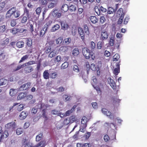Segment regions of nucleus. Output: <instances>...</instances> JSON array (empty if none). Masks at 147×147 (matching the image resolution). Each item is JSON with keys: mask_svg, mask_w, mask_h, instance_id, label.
<instances>
[{"mask_svg": "<svg viewBox=\"0 0 147 147\" xmlns=\"http://www.w3.org/2000/svg\"><path fill=\"white\" fill-rule=\"evenodd\" d=\"M22 146L24 147H45L47 144L45 140H42L36 145L33 146L27 142L26 138L23 139L22 141Z\"/></svg>", "mask_w": 147, "mask_h": 147, "instance_id": "1", "label": "nucleus"}, {"mask_svg": "<svg viewBox=\"0 0 147 147\" xmlns=\"http://www.w3.org/2000/svg\"><path fill=\"white\" fill-rule=\"evenodd\" d=\"M20 15V12L18 10H16L15 7H13L9 9L7 12L6 17V18H10L12 16L15 18L18 17Z\"/></svg>", "mask_w": 147, "mask_h": 147, "instance_id": "2", "label": "nucleus"}, {"mask_svg": "<svg viewBox=\"0 0 147 147\" xmlns=\"http://www.w3.org/2000/svg\"><path fill=\"white\" fill-rule=\"evenodd\" d=\"M92 53V51H90L89 49L86 47L82 49V53L85 58L88 59L90 57V54Z\"/></svg>", "mask_w": 147, "mask_h": 147, "instance_id": "3", "label": "nucleus"}, {"mask_svg": "<svg viewBox=\"0 0 147 147\" xmlns=\"http://www.w3.org/2000/svg\"><path fill=\"white\" fill-rule=\"evenodd\" d=\"M2 127H0V142H2L3 140L9 136V133L7 131H5L3 133Z\"/></svg>", "mask_w": 147, "mask_h": 147, "instance_id": "4", "label": "nucleus"}, {"mask_svg": "<svg viewBox=\"0 0 147 147\" xmlns=\"http://www.w3.org/2000/svg\"><path fill=\"white\" fill-rule=\"evenodd\" d=\"M52 22L49 20L47 22L45 25V27L43 28L40 31L39 34V36L40 37H42L45 34L46 31H47L48 26H49L52 23Z\"/></svg>", "mask_w": 147, "mask_h": 147, "instance_id": "5", "label": "nucleus"}, {"mask_svg": "<svg viewBox=\"0 0 147 147\" xmlns=\"http://www.w3.org/2000/svg\"><path fill=\"white\" fill-rule=\"evenodd\" d=\"M16 127V124L14 122H11L6 124L5 128L6 129L10 131H13Z\"/></svg>", "mask_w": 147, "mask_h": 147, "instance_id": "6", "label": "nucleus"}, {"mask_svg": "<svg viewBox=\"0 0 147 147\" xmlns=\"http://www.w3.org/2000/svg\"><path fill=\"white\" fill-rule=\"evenodd\" d=\"M78 30L80 36L83 40H85V36L89 35V34L86 33L81 28H79Z\"/></svg>", "mask_w": 147, "mask_h": 147, "instance_id": "7", "label": "nucleus"}, {"mask_svg": "<svg viewBox=\"0 0 147 147\" xmlns=\"http://www.w3.org/2000/svg\"><path fill=\"white\" fill-rule=\"evenodd\" d=\"M108 36V34L107 32L105 30L102 31L100 36V40L102 41L107 40Z\"/></svg>", "mask_w": 147, "mask_h": 147, "instance_id": "8", "label": "nucleus"}, {"mask_svg": "<svg viewBox=\"0 0 147 147\" xmlns=\"http://www.w3.org/2000/svg\"><path fill=\"white\" fill-rule=\"evenodd\" d=\"M102 112L107 116H109V118L111 119H113L114 116L107 109L105 108H102L101 109Z\"/></svg>", "mask_w": 147, "mask_h": 147, "instance_id": "9", "label": "nucleus"}, {"mask_svg": "<svg viewBox=\"0 0 147 147\" xmlns=\"http://www.w3.org/2000/svg\"><path fill=\"white\" fill-rule=\"evenodd\" d=\"M31 84L30 82H27L25 83L20 87L19 89L20 90H28L30 88Z\"/></svg>", "mask_w": 147, "mask_h": 147, "instance_id": "10", "label": "nucleus"}, {"mask_svg": "<svg viewBox=\"0 0 147 147\" xmlns=\"http://www.w3.org/2000/svg\"><path fill=\"white\" fill-rule=\"evenodd\" d=\"M107 81L108 83L113 89L114 90L116 89V84L113 79L109 77L107 79Z\"/></svg>", "mask_w": 147, "mask_h": 147, "instance_id": "11", "label": "nucleus"}, {"mask_svg": "<svg viewBox=\"0 0 147 147\" xmlns=\"http://www.w3.org/2000/svg\"><path fill=\"white\" fill-rule=\"evenodd\" d=\"M28 113L26 111H23L19 115L20 119L21 120H23L26 118L28 115Z\"/></svg>", "mask_w": 147, "mask_h": 147, "instance_id": "12", "label": "nucleus"}, {"mask_svg": "<svg viewBox=\"0 0 147 147\" xmlns=\"http://www.w3.org/2000/svg\"><path fill=\"white\" fill-rule=\"evenodd\" d=\"M33 70V68L32 66H28L25 67L24 69V71L26 74L30 73Z\"/></svg>", "mask_w": 147, "mask_h": 147, "instance_id": "13", "label": "nucleus"}, {"mask_svg": "<svg viewBox=\"0 0 147 147\" xmlns=\"http://www.w3.org/2000/svg\"><path fill=\"white\" fill-rule=\"evenodd\" d=\"M90 21L93 24H95L98 21V19L94 16H91L89 18Z\"/></svg>", "mask_w": 147, "mask_h": 147, "instance_id": "14", "label": "nucleus"}, {"mask_svg": "<svg viewBox=\"0 0 147 147\" xmlns=\"http://www.w3.org/2000/svg\"><path fill=\"white\" fill-rule=\"evenodd\" d=\"M69 9L68 5L65 4L63 5L61 7V11L63 13H65L67 12Z\"/></svg>", "mask_w": 147, "mask_h": 147, "instance_id": "15", "label": "nucleus"}, {"mask_svg": "<svg viewBox=\"0 0 147 147\" xmlns=\"http://www.w3.org/2000/svg\"><path fill=\"white\" fill-rule=\"evenodd\" d=\"M117 16L119 17L120 16H124L125 15V13L123 12V9L122 8H119L117 11Z\"/></svg>", "mask_w": 147, "mask_h": 147, "instance_id": "16", "label": "nucleus"}, {"mask_svg": "<svg viewBox=\"0 0 147 147\" xmlns=\"http://www.w3.org/2000/svg\"><path fill=\"white\" fill-rule=\"evenodd\" d=\"M58 76V73L57 71H52L50 74V77L52 79L56 78Z\"/></svg>", "mask_w": 147, "mask_h": 147, "instance_id": "17", "label": "nucleus"}, {"mask_svg": "<svg viewBox=\"0 0 147 147\" xmlns=\"http://www.w3.org/2000/svg\"><path fill=\"white\" fill-rule=\"evenodd\" d=\"M61 59V57L60 55H58L54 59H53L51 60V61H54L53 63V64H55V63L57 62H59L60 61Z\"/></svg>", "mask_w": 147, "mask_h": 147, "instance_id": "18", "label": "nucleus"}, {"mask_svg": "<svg viewBox=\"0 0 147 147\" xmlns=\"http://www.w3.org/2000/svg\"><path fill=\"white\" fill-rule=\"evenodd\" d=\"M117 68L114 69L113 73L115 75H117L120 72L119 64L117 63L116 65Z\"/></svg>", "mask_w": 147, "mask_h": 147, "instance_id": "19", "label": "nucleus"}, {"mask_svg": "<svg viewBox=\"0 0 147 147\" xmlns=\"http://www.w3.org/2000/svg\"><path fill=\"white\" fill-rule=\"evenodd\" d=\"M26 44L28 47H31L32 45V41L30 38H25Z\"/></svg>", "mask_w": 147, "mask_h": 147, "instance_id": "20", "label": "nucleus"}, {"mask_svg": "<svg viewBox=\"0 0 147 147\" xmlns=\"http://www.w3.org/2000/svg\"><path fill=\"white\" fill-rule=\"evenodd\" d=\"M26 93L21 92L18 95L17 99L18 100L25 98Z\"/></svg>", "mask_w": 147, "mask_h": 147, "instance_id": "21", "label": "nucleus"}, {"mask_svg": "<svg viewBox=\"0 0 147 147\" xmlns=\"http://www.w3.org/2000/svg\"><path fill=\"white\" fill-rule=\"evenodd\" d=\"M24 13L22 16L25 15L26 17H27L29 18L31 17L29 13V11L28 9L26 8L25 7L24 9Z\"/></svg>", "mask_w": 147, "mask_h": 147, "instance_id": "22", "label": "nucleus"}, {"mask_svg": "<svg viewBox=\"0 0 147 147\" xmlns=\"http://www.w3.org/2000/svg\"><path fill=\"white\" fill-rule=\"evenodd\" d=\"M50 74L48 72V70H45L43 73V77L46 80L48 79L49 78Z\"/></svg>", "mask_w": 147, "mask_h": 147, "instance_id": "23", "label": "nucleus"}, {"mask_svg": "<svg viewBox=\"0 0 147 147\" xmlns=\"http://www.w3.org/2000/svg\"><path fill=\"white\" fill-rule=\"evenodd\" d=\"M49 106L47 105H45V109H44L42 110V115L45 118L46 120L48 119V118L47 117V115L46 114V112L47 110L46 108Z\"/></svg>", "mask_w": 147, "mask_h": 147, "instance_id": "24", "label": "nucleus"}, {"mask_svg": "<svg viewBox=\"0 0 147 147\" xmlns=\"http://www.w3.org/2000/svg\"><path fill=\"white\" fill-rule=\"evenodd\" d=\"M76 107L77 106L76 105H74L71 110L67 111L65 113L66 115H69L71 113H72L74 111L75 109L76 108Z\"/></svg>", "mask_w": 147, "mask_h": 147, "instance_id": "25", "label": "nucleus"}, {"mask_svg": "<svg viewBox=\"0 0 147 147\" xmlns=\"http://www.w3.org/2000/svg\"><path fill=\"white\" fill-rule=\"evenodd\" d=\"M8 83V80L4 78L0 79V86L6 85Z\"/></svg>", "mask_w": 147, "mask_h": 147, "instance_id": "26", "label": "nucleus"}, {"mask_svg": "<svg viewBox=\"0 0 147 147\" xmlns=\"http://www.w3.org/2000/svg\"><path fill=\"white\" fill-rule=\"evenodd\" d=\"M24 43L23 41H19L16 43V46L18 48H22L24 47Z\"/></svg>", "mask_w": 147, "mask_h": 147, "instance_id": "27", "label": "nucleus"}, {"mask_svg": "<svg viewBox=\"0 0 147 147\" xmlns=\"http://www.w3.org/2000/svg\"><path fill=\"white\" fill-rule=\"evenodd\" d=\"M41 65L42 64L41 63V61H39L38 63H37V66L35 68V70L37 71V72H39L41 71L40 68L41 66Z\"/></svg>", "mask_w": 147, "mask_h": 147, "instance_id": "28", "label": "nucleus"}, {"mask_svg": "<svg viewBox=\"0 0 147 147\" xmlns=\"http://www.w3.org/2000/svg\"><path fill=\"white\" fill-rule=\"evenodd\" d=\"M26 66V65L24 63L22 65H18L16 68L13 69V71H16L20 70L22 68H23L24 67Z\"/></svg>", "mask_w": 147, "mask_h": 147, "instance_id": "29", "label": "nucleus"}, {"mask_svg": "<svg viewBox=\"0 0 147 147\" xmlns=\"http://www.w3.org/2000/svg\"><path fill=\"white\" fill-rule=\"evenodd\" d=\"M88 121L87 118L83 116L81 119V123L82 125H87V122Z\"/></svg>", "mask_w": 147, "mask_h": 147, "instance_id": "30", "label": "nucleus"}, {"mask_svg": "<svg viewBox=\"0 0 147 147\" xmlns=\"http://www.w3.org/2000/svg\"><path fill=\"white\" fill-rule=\"evenodd\" d=\"M79 54V51L78 48H74L72 54L74 56H77Z\"/></svg>", "mask_w": 147, "mask_h": 147, "instance_id": "31", "label": "nucleus"}, {"mask_svg": "<svg viewBox=\"0 0 147 147\" xmlns=\"http://www.w3.org/2000/svg\"><path fill=\"white\" fill-rule=\"evenodd\" d=\"M60 28V26L59 24H56L51 29V32H54L58 30Z\"/></svg>", "mask_w": 147, "mask_h": 147, "instance_id": "32", "label": "nucleus"}, {"mask_svg": "<svg viewBox=\"0 0 147 147\" xmlns=\"http://www.w3.org/2000/svg\"><path fill=\"white\" fill-rule=\"evenodd\" d=\"M17 93V89H11L9 91V94L10 95L13 96L15 95Z\"/></svg>", "mask_w": 147, "mask_h": 147, "instance_id": "33", "label": "nucleus"}, {"mask_svg": "<svg viewBox=\"0 0 147 147\" xmlns=\"http://www.w3.org/2000/svg\"><path fill=\"white\" fill-rule=\"evenodd\" d=\"M52 0H49V2L48 3V7L49 8H52L54 7L55 4L54 3L51 2Z\"/></svg>", "mask_w": 147, "mask_h": 147, "instance_id": "34", "label": "nucleus"}, {"mask_svg": "<svg viewBox=\"0 0 147 147\" xmlns=\"http://www.w3.org/2000/svg\"><path fill=\"white\" fill-rule=\"evenodd\" d=\"M90 47L91 49V51H93L95 47V43L93 41H91L90 44Z\"/></svg>", "mask_w": 147, "mask_h": 147, "instance_id": "35", "label": "nucleus"}, {"mask_svg": "<svg viewBox=\"0 0 147 147\" xmlns=\"http://www.w3.org/2000/svg\"><path fill=\"white\" fill-rule=\"evenodd\" d=\"M119 58L120 56L119 55L118 53H116L113 56V61H116L119 60Z\"/></svg>", "mask_w": 147, "mask_h": 147, "instance_id": "36", "label": "nucleus"}, {"mask_svg": "<svg viewBox=\"0 0 147 147\" xmlns=\"http://www.w3.org/2000/svg\"><path fill=\"white\" fill-rule=\"evenodd\" d=\"M49 0H40V3L46 6L48 4V2H49Z\"/></svg>", "mask_w": 147, "mask_h": 147, "instance_id": "37", "label": "nucleus"}, {"mask_svg": "<svg viewBox=\"0 0 147 147\" xmlns=\"http://www.w3.org/2000/svg\"><path fill=\"white\" fill-rule=\"evenodd\" d=\"M43 136L42 133H40L37 135L36 136V142H38L42 139Z\"/></svg>", "mask_w": 147, "mask_h": 147, "instance_id": "38", "label": "nucleus"}, {"mask_svg": "<svg viewBox=\"0 0 147 147\" xmlns=\"http://www.w3.org/2000/svg\"><path fill=\"white\" fill-rule=\"evenodd\" d=\"M6 57V55L5 53L1 51H0V60H4Z\"/></svg>", "mask_w": 147, "mask_h": 147, "instance_id": "39", "label": "nucleus"}, {"mask_svg": "<svg viewBox=\"0 0 147 147\" xmlns=\"http://www.w3.org/2000/svg\"><path fill=\"white\" fill-rule=\"evenodd\" d=\"M28 55H26L23 56L22 57L21 60L19 62V63H20L27 59L28 58Z\"/></svg>", "mask_w": 147, "mask_h": 147, "instance_id": "40", "label": "nucleus"}, {"mask_svg": "<svg viewBox=\"0 0 147 147\" xmlns=\"http://www.w3.org/2000/svg\"><path fill=\"white\" fill-rule=\"evenodd\" d=\"M22 16L23 17L22 18L21 22L23 24L26 23L28 19H29V18L26 16Z\"/></svg>", "mask_w": 147, "mask_h": 147, "instance_id": "41", "label": "nucleus"}, {"mask_svg": "<svg viewBox=\"0 0 147 147\" xmlns=\"http://www.w3.org/2000/svg\"><path fill=\"white\" fill-rule=\"evenodd\" d=\"M71 96H68L67 95L65 94L63 96V98L65 101H69L70 100Z\"/></svg>", "mask_w": 147, "mask_h": 147, "instance_id": "42", "label": "nucleus"}, {"mask_svg": "<svg viewBox=\"0 0 147 147\" xmlns=\"http://www.w3.org/2000/svg\"><path fill=\"white\" fill-rule=\"evenodd\" d=\"M87 124L82 125L80 127V129L79 131L83 133L85 131V129L87 127Z\"/></svg>", "mask_w": 147, "mask_h": 147, "instance_id": "43", "label": "nucleus"}, {"mask_svg": "<svg viewBox=\"0 0 147 147\" xmlns=\"http://www.w3.org/2000/svg\"><path fill=\"white\" fill-rule=\"evenodd\" d=\"M56 54V51L54 50L51 51L49 55V57L50 58H52L54 57Z\"/></svg>", "mask_w": 147, "mask_h": 147, "instance_id": "44", "label": "nucleus"}, {"mask_svg": "<svg viewBox=\"0 0 147 147\" xmlns=\"http://www.w3.org/2000/svg\"><path fill=\"white\" fill-rule=\"evenodd\" d=\"M68 63L67 62H65L62 64L61 68L62 69H65L68 67Z\"/></svg>", "mask_w": 147, "mask_h": 147, "instance_id": "45", "label": "nucleus"}, {"mask_svg": "<svg viewBox=\"0 0 147 147\" xmlns=\"http://www.w3.org/2000/svg\"><path fill=\"white\" fill-rule=\"evenodd\" d=\"M115 12L114 9L111 7H109L108 9L107 13L109 14H113Z\"/></svg>", "mask_w": 147, "mask_h": 147, "instance_id": "46", "label": "nucleus"}, {"mask_svg": "<svg viewBox=\"0 0 147 147\" xmlns=\"http://www.w3.org/2000/svg\"><path fill=\"white\" fill-rule=\"evenodd\" d=\"M23 133V130L22 128H18L16 130V133L17 135H20Z\"/></svg>", "mask_w": 147, "mask_h": 147, "instance_id": "47", "label": "nucleus"}, {"mask_svg": "<svg viewBox=\"0 0 147 147\" xmlns=\"http://www.w3.org/2000/svg\"><path fill=\"white\" fill-rule=\"evenodd\" d=\"M36 63L35 61H29L28 62L26 63H25L24 64H25L26 65V66H30L34 64H35Z\"/></svg>", "mask_w": 147, "mask_h": 147, "instance_id": "48", "label": "nucleus"}, {"mask_svg": "<svg viewBox=\"0 0 147 147\" xmlns=\"http://www.w3.org/2000/svg\"><path fill=\"white\" fill-rule=\"evenodd\" d=\"M104 42L101 41H99L98 42L97 47L98 49H101L102 45L104 44Z\"/></svg>", "mask_w": 147, "mask_h": 147, "instance_id": "49", "label": "nucleus"}, {"mask_svg": "<svg viewBox=\"0 0 147 147\" xmlns=\"http://www.w3.org/2000/svg\"><path fill=\"white\" fill-rule=\"evenodd\" d=\"M84 30L87 34H89L88 28L86 24L84 25Z\"/></svg>", "mask_w": 147, "mask_h": 147, "instance_id": "50", "label": "nucleus"}, {"mask_svg": "<svg viewBox=\"0 0 147 147\" xmlns=\"http://www.w3.org/2000/svg\"><path fill=\"white\" fill-rule=\"evenodd\" d=\"M11 32L13 34H16L18 33V28H13L11 30Z\"/></svg>", "mask_w": 147, "mask_h": 147, "instance_id": "51", "label": "nucleus"}, {"mask_svg": "<svg viewBox=\"0 0 147 147\" xmlns=\"http://www.w3.org/2000/svg\"><path fill=\"white\" fill-rule=\"evenodd\" d=\"M124 17V16H120V18L118 21V24H121L122 23Z\"/></svg>", "mask_w": 147, "mask_h": 147, "instance_id": "52", "label": "nucleus"}, {"mask_svg": "<svg viewBox=\"0 0 147 147\" xmlns=\"http://www.w3.org/2000/svg\"><path fill=\"white\" fill-rule=\"evenodd\" d=\"M33 98V96L31 94H29L27 95V93H26V96L25 99L26 100H31Z\"/></svg>", "mask_w": 147, "mask_h": 147, "instance_id": "53", "label": "nucleus"}, {"mask_svg": "<svg viewBox=\"0 0 147 147\" xmlns=\"http://www.w3.org/2000/svg\"><path fill=\"white\" fill-rule=\"evenodd\" d=\"M71 39L70 38H66L64 40V42L66 44L68 45L71 42Z\"/></svg>", "mask_w": 147, "mask_h": 147, "instance_id": "54", "label": "nucleus"}, {"mask_svg": "<svg viewBox=\"0 0 147 147\" xmlns=\"http://www.w3.org/2000/svg\"><path fill=\"white\" fill-rule=\"evenodd\" d=\"M73 70L74 71L77 72H78L79 71L78 67L76 65H74L73 66Z\"/></svg>", "mask_w": 147, "mask_h": 147, "instance_id": "55", "label": "nucleus"}, {"mask_svg": "<svg viewBox=\"0 0 147 147\" xmlns=\"http://www.w3.org/2000/svg\"><path fill=\"white\" fill-rule=\"evenodd\" d=\"M104 140L106 142L109 141L110 140V138L108 135L106 134L104 136Z\"/></svg>", "mask_w": 147, "mask_h": 147, "instance_id": "56", "label": "nucleus"}, {"mask_svg": "<svg viewBox=\"0 0 147 147\" xmlns=\"http://www.w3.org/2000/svg\"><path fill=\"white\" fill-rule=\"evenodd\" d=\"M61 26L63 29L64 30H67L68 28V26L67 24H62Z\"/></svg>", "mask_w": 147, "mask_h": 147, "instance_id": "57", "label": "nucleus"}, {"mask_svg": "<svg viewBox=\"0 0 147 147\" xmlns=\"http://www.w3.org/2000/svg\"><path fill=\"white\" fill-rule=\"evenodd\" d=\"M90 69L93 71H96V68L95 65L94 63H92L90 66Z\"/></svg>", "mask_w": 147, "mask_h": 147, "instance_id": "58", "label": "nucleus"}, {"mask_svg": "<svg viewBox=\"0 0 147 147\" xmlns=\"http://www.w3.org/2000/svg\"><path fill=\"white\" fill-rule=\"evenodd\" d=\"M85 67L86 68L87 72V73L88 74L90 69V65L88 62H87L86 63Z\"/></svg>", "mask_w": 147, "mask_h": 147, "instance_id": "59", "label": "nucleus"}, {"mask_svg": "<svg viewBox=\"0 0 147 147\" xmlns=\"http://www.w3.org/2000/svg\"><path fill=\"white\" fill-rule=\"evenodd\" d=\"M24 108V106L23 104H20L17 107V110L19 111H21Z\"/></svg>", "mask_w": 147, "mask_h": 147, "instance_id": "60", "label": "nucleus"}, {"mask_svg": "<svg viewBox=\"0 0 147 147\" xmlns=\"http://www.w3.org/2000/svg\"><path fill=\"white\" fill-rule=\"evenodd\" d=\"M91 135V133L90 132H87L84 135V137L85 138V139L86 140L88 139Z\"/></svg>", "mask_w": 147, "mask_h": 147, "instance_id": "61", "label": "nucleus"}, {"mask_svg": "<svg viewBox=\"0 0 147 147\" xmlns=\"http://www.w3.org/2000/svg\"><path fill=\"white\" fill-rule=\"evenodd\" d=\"M63 40L61 37L58 38L56 40V43L58 44H60L62 42Z\"/></svg>", "mask_w": 147, "mask_h": 147, "instance_id": "62", "label": "nucleus"}, {"mask_svg": "<svg viewBox=\"0 0 147 147\" xmlns=\"http://www.w3.org/2000/svg\"><path fill=\"white\" fill-rule=\"evenodd\" d=\"M105 18L104 16H101L100 18V22L102 23H103L105 21Z\"/></svg>", "mask_w": 147, "mask_h": 147, "instance_id": "63", "label": "nucleus"}, {"mask_svg": "<svg viewBox=\"0 0 147 147\" xmlns=\"http://www.w3.org/2000/svg\"><path fill=\"white\" fill-rule=\"evenodd\" d=\"M41 9L40 7H38L36 10V14L38 15H39L41 12Z\"/></svg>", "mask_w": 147, "mask_h": 147, "instance_id": "64", "label": "nucleus"}]
</instances>
